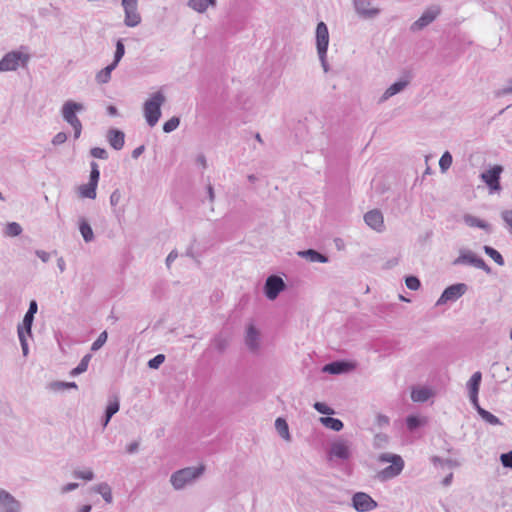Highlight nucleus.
<instances>
[{"mask_svg": "<svg viewBox=\"0 0 512 512\" xmlns=\"http://www.w3.org/2000/svg\"><path fill=\"white\" fill-rule=\"evenodd\" d=\"M378 461L382 462V463H385V462L391 463L388 467L380 470L377 473V478L382 481H385V480H388V479L398 476L404 468L403 459L399 455H396V454H389V453L381 454L378 457Z\"/></svg>", "mask_w": 512, "mask_h": 512, "instance_id": "1", "label": "nucleus"}, {"mask_svg": "<svg viewBox=\"0 0 512 512\" xmlns=\"http://www.w3.org/2000/svg\"><path fill=\"white\" fill-rule=\"evenodd\" d=\"M165 102V96L158 91L150 96L144 103V116L147 123L153 127L157 124L161 116V106Z\"/></svg>", "mask_w": 512, "mask_h": 512, "instance_id": "2", "label": "nucleus"}, {"mask_svg": "<svg viewBox=\"0 0 512 512\" xmlns=\"http://www.w3.org/2000/svg\"><path fill=\"white\" fill-rule=\"evenodd\" d=\"M83 105L73 101H67L62 107V116L64 120L69 123L74 129V137L77 139L81 135L82 124L76 113L83 110Z\"/></svg>", "mask_w": 512, "mask_h": 512, "instance_id": "3", "label": "nucleus"}, {"mask_svg": "<svg viewBox=\"0 0 512 512\" xmlns=\"http://www.w3.org/2000/svg\"><path fill=\"white\" fill-rule=\"evenodd\" d=\"M204 471V466L187 467L181 469L171 476V483L175 489L183 488L187 483L193 481L200 476Z\"/></svg>", "mask_w": 512, "mask_h": 512, "instance_id": "4", "label": "nucleus"}, {"mask_svg": "<svg viewBox=\"0 0 512 512\" xmlns=\"http://www.w3.org/2000/svg\"><path fill=\"white\" fill-rule=\"evenodd\" d=\"M28 59L27 54L18 51L9 52L0 60V72L14 71L19 66L26 65Z\"/></svg>", "mask_w": 512, "mask_h": 512, "instance_id": "5", "label": "nucleus"}, {"mask_svg": "<svg viewBox=\"0 0 512 512\" xmlns=\"http://www.w3.org/2000/svg\"><path fill=\"white\" fill-rule=\"evenodd\" d=\"M455 264H470L488 274L491 272V268L485 263V261L471 251L462 252L455 260Z\"/></svg>", "mask_w": 512, "mask_h": 512, "instance_id": "6", "label": "nucleus"}, {"mask_svg": "<svg viewBox=\"0 0 512 512\" xmlns=\"http://www.w3.org/2000/svg\"><path fill=\"white\" fill-rule=\"evenodd\" d=\"M316 40H317L318 54L321 59H324L326 52H327L328 43H329L328 28L324 22H320L317 25Z\"/></svg>", "mask_w": 512, "mask_h": 512, "instance_id": "7", "label": "nucleus"}, {"mask_svg": "<svg viewBox=\"0 0 512 512\" xmlns=\"http://www.w3.org/2000/svg\"><path fill=\"white\" fill-rule=\"evenodd\" d=\"M352 502L353 507L359 512H368L377 507L376 501L363 492L356 493L352 498Z\"/></svg>", "mask_w": 512, "mask_h": 512, "instance_id": "8", "label": "nucleus"}, {"mask_svg": "<svg viewBox=\"0 0 512 512\" xmlns=\"http://www.w3.org/2000/svg\"><path fill=\"white\" fill-rule=\"evenodd\" d=\"M503 171V168L500 165H495L491 169L483 172L481 174V179L487 184V186L492 191L500 190V175Z\"/></svg>", "mask_w": 512, "mask_h": 512, "instance_id": "9", "label": "nucleus"}, {"mask_svg": "<svg viewBox=\"0 0 512 512\" xmlns=\"http://www.w3.org/2000/svg\"><path fill=\"white\" fill-rule=\"evenodd\" d=\"M33 318H34L33 315L26 313L24 316L22 325L18 327V336H19V340L21 342V346H22L24 355H26L28 352L26 335H28V336L31 335V326H32Z\"/></svg>", "mask_w": 512, "mask_h": 512, "instance_id": "10", "label": "nucleus"}, {"mask_svg": "<svg viewBox=\"0 0 512 512\" xmlns=\"http://www.w3.org/2000/svg\"><path fill=\"white\" fill-rule=\"evenodd\" d=\"M284 286V282L280 277L270 276L265 283V294L269 299L273 300L284 289Z\"/></svg>", "mask_w": 512, "mask_h": 512, "instance_id": "11", "label": "nucleus"}, {"mask_svg": "<svg viewBox=\"0 0 512 512\" xmlns=\"http://www.w3.org/2000/svg\"><path fill=\"white\" fill-rule=\"evenodd\" d=\"M467 287L463 283L451 285L444 290L442 293L439 303H444L447 301L457 300L460 298L466 291Z\"/></svg>", "mask_w": 512, "mask_h": 512, "instance_id": "12", "label": "nucleus"}, {"mask_svg": "<svg viewBox=\"0 0 512 512\" xmlns=\"http://www.w3.org/2000/svg\"><path fill=\"white\" fill-rule=\"evenodd\" d=\"M481 380H482V374L480 371H477L471 376V378L467 382V387L469 390V397L475 407H478V392H479Z\"/></svg>", "mask_w": 512, "mask_h": 512, "instance_id": "13", "label": "nucleus"}, {"mask_svg": "<svg viewBox=\"0 0 512 512\" xmlns=\"http://www.w3.org/2000/svg\"><path fill=\"white\" fill-rule=\"evenodd\" d=\"M366 224L377 232L384 229V218L379 210H371L364 215Z\"/></svg>", "mask_w": 512, "mask_h": 512, "instance_id": "14", "label": "nucleus"}, {"mask_svg": "<svg viewBox=\"0 0 512 512\" xmlns=\"http://www.w3.org/2000/svg\"><path fill=\"white\" fill-rule=\"evenodd\" d=\"M440 9L438 7H434L431 9H428L423 13V15L413 23L412 29L413 30H420L423 27L427 26L429 23H431L439 14Z\"/></svg>", "mask_w": 512, "mask_h": 512, "instance_id": "15", "label": "nucleus"}, {"mask_svg": "<svg viewBox=\"0 0 512 512\" xmlns=\"http://www.w3.org/2000/svg\"><path fill=\"white\" fill-rule=\"evenodd\" d=\"M354 5L357 12L365 17H373L379 12L377 8L371 7L370 0H354Z\"/></svg>", "mask_w": 512, "mask_h": 512, "instance_id": "16", "label": "nucleus"}, {"mask_svg": "<svg viewBox=\"0 0 512 512\" xmlns=\"http://www.w3.org/2000/svg\"><path fill=\"white\" fill-rule=\"evenodd\" d=\"M245 342L252 351H256L259 348V332L253 325H249L247 328Z\"/></svg>", "mask_w": 512, "mask_h": 512, "instance_id": "17", "label": "nucleus"}, {"mask_svg": "<svg viewBox=\"0 0 512 512\" xmlns=\"http://www.w3.org/2000/svg\"><path fill=\"white\" fill-rule=\"evenodd\" d=\"M331 455L341 458L347 459L350 455L349 446L345 441H336L331 446Z\"/></svg>", "mask_w": 512, "mask_h": 512, "instance_id": "18", "label": "nucleus"}, {"mask_svg": "<svg viewBox=\"0 0 512 512\" xmlns=\"http://www.w3.org/2000/svg\"><path fill=\"white\" fill-rule=\"evenodd\" d=\"M109 144L116 150H120L124 146L125 136L119 130H110L107 135Z\"/></svg>", "mask_w": 512, "mask_h": 512, "instance_id": "19", "label": "nucleus"}, {"mask_svg": "<svg viewBox=\"0 0 512 512\" xmlns=\"http://www.w3.org/2000/svg\"><path fill=\"white\" fill-rule=\"evenodd\" d=\"M125 11V24L129 27H135L141 22V16L137 11L136 7H127L124 8Z\"/></svg>", "mask_w": 512, "mask_h": 512, "instance_id": "20", "label": "nucleus"}, {"mask_svg": "<svg viewBox=\"0 0 512 512\" xmlns=\"http://www.w3.org/2000/svg\"><path fill=\"white\" fill-rule=\"evenodd\" d=\"M432 396L430 389L425 387L414 388L411 392V399L414 402H424Z\"/></svg>", "mask_w": 512, "mask_h": 512, "instance_id": "21", "label": "nucleus"}, {"mask_svg": "<svg viewBox=\"0 0 512 512\" xmlns=\"http://www.w3.org/2000/svg\"><path fill=\"white\" fill-rule=\"evenodd\" d=\"M320 422L326 428H329L333 431H340L343 428V423L336 418L332 417H321Z\"/></svg>", "mask_w": 512, "mask_h": 512, "instance_id": "22", "label": "nucleus"}, {"mask_svg": "<svg viewBox=\"0 0 512 512\" xmlns=\"http://www.w3.org/2000/svg\"><path fill=\"white\" fill-rule=\"evenodd\" d=\"M346 367H354V366L352 364L346 363V362H334V363L327 364L324 367V371L330 372L332 374H338V373L345 371Z\"/></svg>", "mask_w": 512, "mask_h": 512, "instance_id": "23", "label": "nucleus"}, {"mask_svg": "<svg viewBox=\"0 0 512 512\" xmlns=\"http://www.w3.org/2000/svg\"><path fill=\"white\" fill-rule=\"evenodd\" d=\"M96 188L97 186L92 183L82 185L79 188L80 196L83 198L94 199L96 197Z\"/></svg>", "mask_w": 512, "mask_h": 512, "instance_id": "24", "label": "nucleus"}, {"mask_svg": "<svg viewBox=\"0 0 512 512\" xmlns=\"http://www.w3.org/2000/svg\"><path fill=\"white\" fill-rule=\"evenodd\" d=\"M119 410V402L118 399L115 397L113 400H111L106 408V417L104 421V426H106L111 417L116 414Z\"/></svg>", "mask_w": 512, "mask_h": 512, "instance_id": "25", "label": "nucleus"}, {"mask_svg": "<svg viewBox=\"0 0 512 512\" xmlns=\"http://www.w3.org/2000/svg\"><path fill=\"white\" fill-rule=\"evenodd\" d=\"M275 427L281 437H283L286 440L290 439L289 428L286 421L283 418L276 419Z\"/></svg>", "mask_w": 512, "mask_h": 512, "instance_id": "26", "label": "nucleus"}, {"mask_svg": "<svg viewBox=\"0 0 512 512\" xmlns=\"http://www.w3.org/2000/svg\"><path fill=\"white\" fill-rule=\"evenodd\" d=\"M95 490L102 495V497L107 503L112 502V492L108 484L101 483L95 487Z\"/></svg>", "mask_w": 512, "mask_h": 512, "instance_id": "27", "label": "nucleus"}, {"mask_svg": "<svg viewBox=\"0 0 512 512\" xmlns=\"http://www.w3.org/2000/svg\"><path fill=\"white\" fill-rule=\"evenodd\" d=\"M116 68V65L115 64H110L108 65L107 67H105L104 69H102L96 76L97 78V81L99 83H106L109 81L110 77H111V72L112 70H114Z\"/></svg>", "mask_w": 512, "mask_h": 512, "instance_id": "28", "label": "nucleus"}, {"mask_svg": "<svg viewBox=\"0 0 512 512\" xmlns=\"http://www.w3.org/2000/svg\"><path fill=\"white\" fill-rule=\"evenodd\" d=\"M477 408V411L478 413L480 414V416L486 421L488 422L489 424L491 425H499L500 424V420L495 416L493 415L492 413H490L489 411L481 408L479 405Z\"/></svg>", "mask_w": 512, "mask_h": 512, "instance_id": "29", "label": "nucleus"}, {"mask_svg": "<svg viewBox=\"0 0 512 512\" xmlns=\"http://www.w3.org/2000/svg\"><path fill=\"white\" fill-rule=\"evenodd\" d=\"M408 84V81H399L391 85L384 93L383 97L385 99L395 95L396 93L400 92L406 85Z\"/></svg>", "mask_w": 512, "mask_h": 512, "instance_id": "30", "label": "nucleus"}, {"mask_svg": "<svg viewBox=\"0 0 512 512\" xmlns=\"http://www.w3.org/2000/svg\"><path fill=\"white\" fill-rule=\"evenodd\" d=\"M300 255L307 257L311 262L324 263L327 261V258L324 255L311 249L304 252H300Z\"/></svg>", "mask_w": 512, "mask_h": 512, "instance_id": "31", "label": "nucleus"}, {"mask_svg": "<svg viewBox=\"0 0 512 512\" xmlns=\"http://www.w3.org/2000/svg\"><path fill=\"white\" fill-rule=\"evenodd\" d=\"M484 251L490 258H492L494 260L495 263H497L500 266L504 265V263H505L504 259H503L502 255L497 250H495L494 248H492L490 246H484Z\"/></svg>", "mask_w": 512, "mask_h": 512, "instance_id": "32", "label": "nucleus"}, {"mask_svg": "<svg viewBox=\"0 0 512 512\" xmlns=\"http://www.w3.org/2000/svg\"><path fill=\"white\" fill-rule=\"evenodd\" d=\"M90 359H91V355H89V354L85 355L82 358V360L80 361V363L78 364V366L71 371V375L75 376V375L85 372L88 368Z\"/></svg>", "mask_w": 512, "mask_h": 512, "instance_id": "33", "label": "nucleus"}, {"mask_svg": "<svg viewBox=\"0 0 512 512\" xmlns=\"http://www.w3.org/2000/svg\"><path fill=\"white\" fill-rule=\"evenodd\" d=\"M211 5L209 0H190L189 7L197 12H204Z\"/></svg>", "mask_w": 512, "mask_h": 512, "instance_id": "34", "label": "nucleus"}, {"mask_svg": "<svg viewBox=\"0 0 512 512\" xmlns=\"http://www.w3.org/2000/svg\"><path fill=\"white\" fill-rule=\"evenodd\" d=\"M0 505L14 508L16 506V501L9 493L4 490H0Z\"/></svg>", "mask_w": 512, "mask_h": 512, "instance_id": "35", "label": "nucleus"}, {"mask_svg": "<svg viewBox=\"0 0 512 512\" xmlns=\"http://www.w3.org/2000/svg\"><path fill=\"white\" fill-rule=\"evenodd\" d=\"M22 232L21 226L16 222H11L6 225L5 234L10 237L20 235Z\"/></svg>", "mask_w": 512, "mask_h": 512, "instance_id": "36", "label": "nucleus"}, {"mask_svg": "<svg viewBox=\"0 0 512 512\" xmlns=\"http://www.w3.org/2000/svg\"><path fill=\"white\" fill-rule=\"evenodd\" d=\"M464 221L470 227H479V228L487 227V225L482 220H480L472 215H465Z\"/></svg>", "mask_w": 512, "mask_h": 512, "instance_id": "37", "label": "nucleus"}, {"mask_svg": "<svg viewBox=\"0 0 512 512\" xmlns=\"http://www.w3.org/2000/svg\"><path fill=\"white\" fill-rule=\"evenodd\" d=\"M80 232L83 236V238L85 239V241H91L92 238H93V231H92V228L90 227V225L86 222H82L80 224Z\"/></svg>", "mask_w": 512, "mask_h": 512, "instance_id": "38", "label": "nucleus"}, {"mask_svg": "<svg viewBox=\"0 0 512 512\" xmlns=\"http://www.w3.org/2000/svg\"><path fill=\"white\" fill-rule=\"evenodd\" d=\"M179 123H180V119L178 117H172L171 119H169L168 121H166L164 123L163 130L166 133L172 132L179 126Z\"/></svg>", "mask_w": 512, "mask_h": 512, "instance_id": "39", "label": "nucleus"}, {"mask_svg": "<svg viewBox=\"0 0 512 512\" xmlns=\"http://www.w3.org/2000/svg\"><path fill=\"white\" fill-rule=\"evenodd\" d=\"M452 164V156L449 152H445L440 160H439V166L441 170L444 172L446 171Z\"/></svg>", "mask_w": 512, "mask_h": 512, "instance_id": "40", "label": "nucleus"}, {"mask_svg": "<svg viewBox=\"0 0 512 512\" xmlns=\"http://www.w3.org/2000/svg\"><path fill=\"white\" fill-rule=\"evenodd\" d=\"M107 337H108L107 332L103 331L98 336V338L93 342V344L91 346V350L92 351H97L98 349H100L105 344V342L107 341Z\"/></svg>", "mask_w": 512, "mask_h": 512, "instance_id": "41", "label": "nucleus"}, {"mask_svg": "<svg viewBox=\"0 0 512 512\" xmlns=\"http://www.w3.org/2000/svg\"><path fill=\"white\" fill-rule=\"evenodd\" d=\"M124 53H125L124 44L122 43V40H118L116 43L115 59H114L113 64H115L117 66L119 61L123 57Z\"/></svg>", "mask_w": 512, "mask_h": 512, "instance_id": "42", "label": "nucleus"}, {"mask_svg": "<svg viewBox=\"0 0 512 512\" xmlns=\"http://www.w3.org/2000/svg\"><path fill=\"white\" fill-rule=\"evenodd\" d=\"M100 177V172L98 169V165L95 162L91 163V173H90V181L89 183H92L97 186L98 180Z\"/></svg>", "mask_w": 512, "mask_h": 512, "instance_id": "43", "label": "nucleus"}, {"mask_svg": "<svg viewBox=\"0 0 512 512\" xmlns=\"http://www.w3.org/2000/svg\"><path fill=\"white\" fill-rule=\"evenodd\" d=\"M314 408L319 413H322V414H326V415L334 414V410L332 408H330L329 406H327L325 403H322V402H316L314 404Z\"/></svg>", "mask_w": 512, "mask_h": 512, "instance_id": "44", "label": "nucleus"}, {"mask_svg": "<svg viewBox=\"0 0 512 512\" xmlns=\"http://www.w3.org/2000/svg\"><path fill=\"white\" fill-rule=\"evenodd\" d=\"M165 360V356L162 354L156 355L154 358L149 360L148 366L152 369H157Z\"/></svg>", "mask_w": 512, "mask_h": 512, "instance_id": "45", "label": "nucleus"}, {"mask_svg": "<svg viewBox=\"0 0 512 512\" xmlns=\"http://www.w3.org/2000/svg\"><path fill=\"white\" fill-rule=\"evenodd\" d=\"M406 286L411 290H417L420 287V281L417 277L409 276L405 280Z\"/></svg>", "mask_w": 512, "mask_h": 512, "instance_id": "46", "label": "nucleus"}, {"mask_svg": "<svg viewBox=\"0 0 512 512\" xmlns=\"http://www.w3.org/2000/svg\"><path fill=\"white\" fill-rule=\"evenodd\" d=\"M90 153L94 158L98 159H107L108 157L106 150L100 147L92 148Z\"/></svg>", "mask_w": 512, "mask_h": 512, "instance_id": "47", "label": "nucleus"}, {"mask_svg": "<svg viewBox=\"0 0 512 512\" xmlns=\"http://www.w3.org/2000/svg\"><path fill=\"white\" fill-rule=\"evenodd\" d=\"M75 477L86 481H90L93 479L94 474L91 470L77 471L75 472Z\"/></svg>", "mask_w": 512, "mask_h": 512, "instance_id": "48", "label": "nucleus"}, {"mask_svg": "<svg viewBox=\"0 0 512 512\" xmlns=\"http://www.w3.org/2000/svg\"><path fill=\"white\" fill-rule=\"evenodd\" d=\"M407 427L410 430L417 428L420 425V420L416 416H408L406 419Z\"/></svg>", "mask_w": 512, "mask_h": 512, "instance_id": "49", "label": "nucleus"}, {"mask_svg": "<svg viewBox=\"0 0 512 512\" xmlns=\"http://www.w3.org/2000/svg\"><path fill=\"white\" fill-rule=\"evenodd\" d=\"M501 462L503 466L512 468V451L502 454Z\"/></svg>", "mask_w": 512, "mask_h": 512, "instance_id": "50", "label": "nucleus"}, {"mask_svg": "<svg viewBox=\"0 0 512 512\" xmlns=\"http://www.w3.org/2000/svg\"><path fill=\"white\" fill-rule=\"evenodd\" d=\"M66 140H67V135H66V133H64V132H59V133H57V134L53 137V139H52V143H53L54 145H60V144L65 143V142H66Z\"/></svg>", "mask_w": 512, "mask_h": 512, "instance_id": "51", "label": "nucleus"}, {"mask_svg": "<svg viewBox=\"0 0 512 512\" xmlns=\"http://www.w3.org/2000/svg\"><path fill=\"white\" fill-rule=\"evenodd\" d=\"M502 216H503V219L505 220V222L507 223V225L509 226V228L512 231V210L503 212Z\"/></svg>", "mask_w": 512, "mask_h": 512, "instance_id": "52", "label": "nucleus"}, {"mask_svg": "<svg viewBox=\"0 0 512 512\" xmlns=\"http://www.w3.org/2000/svg\"><path fill=\"white\" fill-rule=\"evenodd\" d=\"M376 421L379 426H384L389 423V418L386 415L379 414L376 418Z\"/></svg>", "mask_w": 512, "mask_h": 512, "instance_id": "53", "label": "nucleus"}, {"mask_svg": "<svg viewBox=\"0 0 512 512\" xmlns=\"http://www.w3.org/2000/svg\"><path fill=\"white\" fill-rule=\"evenodd\" d=\"M120 198L121 194L118 191H114L110 197L111 204L116 205L119 202Z\"/></svg>", "mask_w": 512, "mask_h": 512, "instance_id": "54", "label": "nucleus"}, {"mask_svg": "<svg viewBox=\"0 0 512 512\" xmlns=\"http://www.w3.org/2000/svg\"><path fill=\"white\" fill-rule=\"evenodd\" d=\"M59 388H77V385L75 382H60L56 384Z\"/></svg>", "mask_w": 512, "mask_h": 512, "instance_id": "55", "label": "nucleus"}, {"mask_svg": "<svg viewBox=\"0 0 512 512\" xmlns=\"http://www.w3.org/2000/svg\"><path fill=\"white\" fill-rule=\"evenodd\" d=\"M138 3V0H122V6L123 8L127 7H136Z\"/></svg>", "mask_w": 512, "mask_h": 512, "instance_id": "56", "label": "nucleus"}, {"mask_svg": "<svg viewBox=\"0 0 512 512\" xmlns=\"http://www.w3.org/2000/svg\"><path fill=\"white\" fill-rule=\"evenodd\" d=\"M37 312V303L35 301H31L29 305V309L27 311V314H31L34 316V314Z\"/></svg>", "mask_w": 512, "mask_h": 512, "instance_id": "57", "label": "nucleus"}, {"mask_svg": "<svg viewBox=\"0 0 512 512\" xmlns=\"http://www.w3.org/2000/svg\"><path fill=\"white\" fill-rule=\"evenodd\" d=\"M77 487H78L77 483H69L62 488V492H69L71 490H74Z\"/></svg>", "mask_w": 512, "mask_h": 512, "instance_id": "58", "label": "nucleus"}, {"mask_svg": "<svg viewBox=\"0 0 512 512\" xmlns=\"http://www.w3.org/2000/svg\"><path fill=\"white\" fill-rule=\"evenodd\" d=\"M143 150H144V147H143V146H140V147L136 148V149L133 151L132 156H133L134 158H137L140 154H142Z\"/></svg>", "mask_w": 512, "mask_h": 512, "instance_id": "59", "label": "nucleus"}, {"mask_svg": "<svg viewBox=\"0 0 512 512\" xmlns=\"http://www.w3.org/2000/svg\"><path fill=\"white\" fill-rule=\"evenodd\" d=\"M176 257H177V254H176V253H174V252H171V253L168 255L167 259H166L167 265H170V263H171L172 261H174V260L176 259Z\"/></svg>", "mask_w": 512, "mask_h": 512, "instance_id": "60", "label": "nucleus"}, {"mask_svg": "<svg viewBox=\"0 0 512 512\" xmlns=\"http://www.w3.org/2000/svg\"><path fill=\"white\" fill-rule=\"evenodd\" d=\"M137 448H138V444H137L136 442H134V443H131V444L128 446L127 451H128L129 453H132V452L136 451V450H137Z\"/></svg>", "mask_w": 512, "mask_h": 512, "instance_id": "61", "label": "nucleus"}, {"mask_svg": "<svg viewBox=\"0 0 512 512\" xmlns=\"http://www.w3.org/2000/svg\"><path fill=\"white\" fill-rule=\"evenodd\" d=\"M91 510V506L90 505H84L81 509H80V512H90Z\"/></svg>", "mask_w": 512, "mask_h": 512, "instance_id": "62", "label": "nucleus"}, {"mask_svg": "<svg viewBox=\"0 0 512 512\" xmlns=\"http://www.w3.org/2000/svg\"><path fill=\"white\" fill-rule=\"evenodd\" d=\"M116 112H117V110H116V108H115V107H113V106H110V107H109V113H110L111 115H115V114H116Z\"/></svg>", "mask_w": 512, "mask_h": 512, "instance_id": "63", "label": "nucleus"}, {"mask_svg": "<svg viewBox=\"0 0 512 512\" xmlns=\"http://www.w3.org/2000/svg\"><path fill=\"white\" fill-rule=\"evenodd\" d=\"M200 163L204 166L205 165V159L203 157L199 158Z\"/></svg>", "mask_w": 512, "mask_h": 512, "instance_id": "64", "label": "nucleus"}]
</instances>
